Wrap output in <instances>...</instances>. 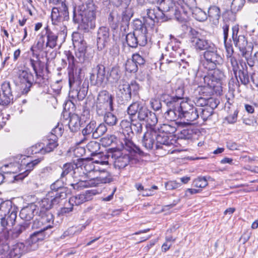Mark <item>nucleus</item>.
Returning a JSON list of instances; mask_svg holds the SVG:
<instances>
[{
  "label": "nucleus",
  "mask_w": 258,
  "mask_h": 258,
  "mask_svg": "<svg viewBox=\"0 0 258 258\" xmlns=\"http://www.w3.org/2000/svg\"><path fill=\"white\" fill-rule=\"evenodd\" d=\"M156 144L155 149L158 150L162 148V145L170 146L172 145L171 140L169 139L168 136L164 132L160 133L156 131V136L155 138Z\"/></svg>",
  "instance_id": "a19ab883"
},
{
  "label": "nucleus",
  "mask_w": 258,
  "mask_h": 258,
  "mask_svg": "<svg viewBox=\"0 0 258 258\" xmlns=\"http://www.w3.org/2000/svg\"><path fill=\"white\" fill-rule=\"evenodd\" d=\"M236 78L235 85L237 88L240 87V82L241 84L247 86L250 82L249 75L247 69L242 68V69H238L233 73Z\"/></svg>",
  "instance_id": "c9c22d12"
},
{
  "label": "nucleus",
  "mask_w": 258,
  "mask_h": 258,
  "mask_svg": "<svg viewBox=\"0 0 258 258\" xmlns=\"http://www.w3.org/2000/svg\"><path fill=\"white\" fill-rule=\"evenodd\" d=\"M132 0H115L114 6L117 8H122L124 10L121 13V26L127 27L130 24L131 19L134 15L132 8H128Z\"/></svg>",
  "instance_id": "a211bd4d"
},
{
  "label": "nucleus",
  "mask_w": 258,
  "mask_h": 258,
  "mask_svg": "<svg viewBox=\"0 0 258 258\" xmlns=\"http://www.w3.org/2000/svg\"><path fill=\"white\" fill-rule=\"evenodd\" d=\"M125 70L128 73L135 74L138 70L137 63H136L132 59L127 60L125 64Z\"/></svg>",
  "instance_id": "052dcab7"
},
{
  "label": "nucleus",
  "mask_w": 258,
  "mask_h": 258,
  "mask_svg": "<svg viewBox=\"0 0 258 258\" xmlns=\"http://www.w3.org/2000/svg\"><path fill=\"white\" fill-rule=\"evenodd\" d=\"M112 111H109L103 115V120L108 125L112 126L115 125L118 121L116 116L113 114Z\"/></svg>",
  "instance_id": "4d7b16f0"
},
{
  "label": "nucleus",
  "mask_w": 258,
  "mask_h": 258,
  "mask_svg": "<svg viewBox=\"0 0 258 258\" xmlns=\"http://www.w3.org/2000/svg\"><path fill=\"white\" fill-rule=\"evenodd\" d=\"M40 219L42 222L44 227L47 229V232H50L52 234L54 228V216L49 211H40Z\"/></svg>",
  "instance_id": "7c9ffc66"
},
{
  "label": "nucleus",
  "mask_w": 258,
  "mask_h": 258,
  "mask_svg": "<svg viewBox=\"0 0 258 258\" xmlns=\"http://www.w3.org/2000/svg\"><path fill=\"white\" fill-rule=\"evenodd\" d=\"M132 112L135 114L140 121H145L150 126H154L158 122L156 114L143 105L141 102L135 101L128 106Z\"/></svg>",
  "instance_id": "0eeeda50"
},
{
  "label": "nucleus",
  "mask_w": 258,
  "mask_h": 258,
  "mask_svg": "<svg viewBox=\"0 0 258 258\" xmlns=\"http://www.w3.org/2000/svg\"><path fill=\"white\" fill-rule=\"evenodd\" d=\"M108 24L113 31L112 37L114 40L116 41L118 38L117 36V32L119 25H120L121 30L122 29L124 31L126 30V28H128L129 25L126 27H122L121 26V15H119L116 11H111L108 17Z\"/></svg>",
  "instance_id": "5701e85b"
},
{
  "label": "nucleus",
  "mask_w": 258,
  "mask_h": 258,
  "mask_svg": "<svg viewBox=\"0 0 258 258\" xmlns=\"http://www.w3.org/2000/svg\"><path fill=\"white\" fill-rule=\"evenodd\" d=\"M76 181V183H72L70 184L74 189L79 190L82 187H91L89 183V180L83 181L81 179H78Z\"/></svg>",
  "instance_id": "e2e57ef3"
},
{
  "label": "nucleus",
  "mask_w": 258,
  "mask_h": 258,
  "mask_svg": "<svg viewBox=\"0 0 258 258\" xmlns=\"http://www.w3.org/2000/svg\"><path fill=\"white\" fill-rule=\"evenodd\" d=\"M55 205H56L54 204L51 198L48 196V194L46 195V197L43 198L39 203L40 211H49L48 210Z\"/></svg>",
  "instance_id": "8fccbe9b"
},
{
  "label": "nucleus",
  "mask_w": 258,
  "mask_h": 258,
  "mask_svg": "<svg viewBox=\"0 0 258 258\" xmlns=\"http://www.w3.org/2000/svg\"><path fill=\"white\" fill-rule=\"evenodd\" d=\"M44 146L40 149V153L45 154L54 151L58 146V138L55 136L48 135L43 143Z\"/></svg>",
  "instance_id": "c85d7f7f"
},
{
  "label": "nucleus",
  "mask_w": 258,
  "mask_h": 258,
  "mask_svg": "<svg viewBox=\"0 0 258 258\" xmlns=\"http://www.w3.org/2000/svg\"><path fill=\"white\" fill-rule=\"evenodd\" d=\"M112 181L111 174L106 170H103L99 172V175L96 177L89 180L91 186H97L100 183H110Z\"/></svg>",
  "instance_id": "2f4dec72"
},
{
  "label": "nucleus",
  "mask_w": 258,
  "mask_h": 258,
  "mask_svg": "<svg viewBox=\"0 0 258 258\" xmlns=\"http://www.w3.org/2000/svg\"><path fill=\"white\" fill-rule=\"evenodd\" d=\"M17 210L12 211V213L6 214L5 216L0 217L1 225L3 229H8L15 224L17 217Z\"/></svg>",
  "instance_id": "e433bc0d"
},
{
  "label": "nucleus",
  "mask_w": 258,
  "mask_h": 258,
  "mask_svg": "<svg viewBox=\"0 0 258 258\" xmlns=\"http://www.w3.org/2000/svg\"><path fill=\"white\" fill-rule=\"evenodd\" d=\"M62 171L60 175V178L63 180L64 178L69 173H71L74 178L78 177V173L80 168L76 166V163H67L62 167Z\"/></svg>",
  "instance_id": "58836bf2"
},
{
  "label": "nucleus",
  "mask_w": 258,
  "mask_h": 258,
  "mask_svg": "<svg viewBox=\"0 0 258 258\" xmlns=\"http://www.w3.org/2000/svg\"><path fill=\"white\" fill-rule=\"evenodd\" d=\"M210 76L204 77L205 82H207V85L203 87L201 92L204 96H211L221 90V85L225 76L224 72L218 69L215 68Z\"/></svg>",
  "instance_id": "20e7f679"
},
{
  "label": "nucleus",
  "mask_w": 258,
  "mask_h": 258,
  "mask_svg": "<svg viewBox=\"0 0 258 258\" xmlns=\"http://www.w3.org/2000/svg\"><path fill=\"white\" fill-rule=\"evenodd\" d=\"M156 131L152 128L147 130L145 133L142 139V145L147 150H151L154 148V145L156 142Z\"/></svg>",
  "instance_id": "c756f323"
},
{
  "label": "nucleus",
  "mask_w": 258,
  "mask_h": 258,
  "mask_svg": "<svg viewBox=\"0 0 258 258\" xmlns=\"http://www.w3.org/2000/svg\"><path fill=\"white\" fill-rule=\"evenodd\" d=\"M110 41L109 28L100 27L97 33V45L99 50H102L108 45Z\"/></svg>",
  "instance_id": "b1692460"
},
{
  "label": "nucleus",
  "mask_w": 258,
  "mask_h": 258,
  "mask_svg": "<svg viewBox=\"0 0 258 258\" xmlns=\"http://www.w3.org/2000/svg\"><path fill=\"white\" fill-rule=\"evenodd\" d=\"M82 127L81 133L83 138L80 140V143H84L91 138L98 139L104 135L107 131V127L104 123L97 124V122L93 119L89 121L86 120V123L83 124Z\"/></svg>",
  "instance_id": "6e6552de"
},
{
  "label": "nucleus",
  "mask_w": 258,
  "mask_h": 258,
  "mask_svg": "<svg viewBox=\"0 0 258 258\" xmlns=\"http://www.w3.org/2000/svg\"><path fill=\"white\" fill-rule=\"evenodd\" d=\"M179 109L181 119L184 118L188 122L196 120L199 117L197 108L188 102L182 101Z\"/></svg>",
  "instance_id": "aec40b11"
},
{
  "label": "nucleus",
  "mask_w": 258,
  "mask_h": 258,
  "mask_svg": "<svg viewBox=\"0 0 258 258\" xmlns=\"http://www.w3.org/2000/svg\"><path fill=\"white\" fill-rule=\"evenodd\" d=\"M188 35L192 45L203 36L198 31L191 27H189Z\"/></svg>",
  "instance_id": "bf43d9fd"
},
{
  "label": "nucleus",
  "mask_w": 258,
  "mask_h": 258,
  "mask_svg": "<svg viewBox=\"0 0 258 258\" xmlns=\"http://www.w3.org/2000/svg\"><path fill=\"white\" fill-rule=\"evenodd\" d=\"M121 77L119 67L117 66H113L107 72L106 78V83L108 82L114 84L119 81Z\"/></svg>",
  "instance_id": "ea45409f"
},
{
  "label": "nucleus",
  "mask_w": 258,
  "mask_h": 258,
  "mask_svg": "<svg viewBox=\"0 0 258 258\" xmlns=\"http://www.w3.org/2000/svg\"><path fill=\"white\" fill-rule=\"evenodd\" d=\"M180 109H167L164 113V117L166 119L170 121H174L181 119Z\"/></svg>",
  "instance_id": "de8ad7c7"
},
{
  "label": "nucleus",
  "mask_w": 258,
  "mask_h": 258,
  "mask_svg": "<svg viewBox=\"0 0 258 258\" xmlns=\"http://www.w3.org/2000/svg\"><path fill=\"white\" fill-rule=\"evenodd\" d=\"M106 67L105 62L101 61L92 69L90 76L91 85L102 86L106 84Z\"/></svg>",
  "instance_id": "4468645a"
},
{
  "label": "nucleus",
  "mask_w": 258,
  "mask_h": 258,
  "mask_svg": "<svg viewBox=\"0 0 258 258\" xmlns=\"http://www.w3.org/2000/svg\"><path fill=\"white\" fill-rule=\"evenodd\" d=\"M204 59L201 61L202 66L207 70H212L222 64V58L219 53L217 48L215 45L210 49L204 51L203 53Z\"/></svg>",
  "instance_id": "9b49d317"
},
{
  "label": "nucleus",
  "mask_w": 258,
  "mask_h": 258,
  "mask_svg": "<svg viewBox=\"0 0 258 258\" xmlns=\"http://www.w3.org/2000/svg\"><path fill=\"white\" fill-rule=\"evenodd\" d=\"M31 222H23L17 225L12 230L11 235L13 238L18 237L23 232L28 229Z\"/></svg>",
  "instance_id": "49530a36"
},
{
  "label": "nucleus",
  "mask_w": 258,
  "mask_h": 258,
  "mask_svg": "<svg viewBox=\"0 0 258 258\" xmlns=\"http://www.w3.org/2000/svg\"><path fill=\"white\" fill-rule=\"evenodd\" d=\"M113 96L107 90H102L98 94L95 110L99 116H103L109 111L114 110Z\"/></svg>",
  "instance_id": "1a4fd4ad"
},
{
  "label": "nucleus",
  "mask_w": 258,
  "mask_h": 258,
  "mask_svg": "<svg viewBox=\"0 0 258 258\" xmlns=\"http://www.w3.org/2000/svg\"><path fill=\"white\" fill-rule=\"evenodd\" d=\"M138 41H137V37L135 31L134 30L133 32H130L125 35V42L123 43L124 45L126 43L129 47L132 48H136L138 47Z\"/></svg>",
  "instance_id": "3c124183"
},
{
  "label": "nucleus",
  "mask_w": 258,
  "mask_h": 258,
  "mask_svg": "<svg viewBox=\"0 0 258 258\" xmlns=\"http://www.w3.org/2000/svg\"><path fill=\"white\" fill-rule=\"evenodd\" d=\"M229 28V25L227 24H225L222 27L224 35V43L227 60L231 64L233 73H235V71L239 69V66L236 57L233 55L234 49L233 44L231 43L230 39H228Z\"/></svg>",
  "instance_id": "2eb2a0df"
},
{
  "label": "nucleus",
  "mask_w": 258,
  "mask_h": 258,
  "mask_svg": "<svg viewBox=\"0 0 258 258\" xmlns=\"http://www.w3.org/2000/svg\"><path fill=\"white\" fill-rule=\"evenodd\" d=\"M50 232L43 231H35L32 233L29 238L26 240V243L29 246V247L32 248L33 245L34 248L37 247L34 245L39 242H42L45 239L48 238L51 235Z\"/></svg>",
  "instance_id": "a878e982"
},
{
  "label": "nucleus",
  "mask_w": 258,
  "mask_h": 258,
  "mask_svg": "<svg viewBox=\"0 0 258 258\" xmlns=\"http://www.w3.org/2000/svg\"><path fill=\"white\" fill-rule=\"evenodd\" d=\"M141 89L140 84L135 80L128 82L125 79L119 80L117 86L116 97L119 104H126L132 99L139 95Z\"/></svg>",
  "instance_id": "7ed1b4c3"
},
{
  "label": "nucleus",
  "mask_w": 258,
  "mask_h": 258,
  "mask_svg": "<svg viewBox=\"0 0 258 258\" xmlns=\"http://www.w3.org/2000/svg\"><path fill=\"white\" fill-rule=\"evenodd\" d=\"M133 29L135 30L138 45L141 46H145L148 42L147 34L148 33V27L142 24V21L137 19L134 20L133 24Z\"/></svg>",
  "instance_id": "412c9836"
},
{
  "label": "nucleus",
  "mask_w": 258,
  "mask_h": 258,
  "mask_svg": "<svg viewBox=\"0 0 258 258\" xmlns=\"http://www.w3.org/2000/svg\"><path fill=\"white\" fill-rule=\"evenodd\" d=\"M74 44L76 48L75 63L87 64L89 63L93 56L92 53L89 52V49L85 41L84 40H81L80 41L76 40Z\"/></svg>",
  "instance_id": "ddd939ff"
},
{
  "label": "nucleus",
  "mask_w": 258,
  "mask_h": 258,
  "mask_svg": "<svg viewBox=\"0 0 258 258\" xmlns=\"http://www.w3.org/2000/svg\"><path fill=\"white\" fill-rule=\"evenodd\" d=\"M239 26L234 25L232 28V41L235 46L237 47L244 56L247 51L248 41L244 35L239 34Z\"/></svg>",
  "instance_id": "6ab92c4d"
},
{
  "label": "nucleus",
  "mask_w": 258,
  "mask_h": 258,
  "mask_svg": "<svg viewBox=\"0 0 258 258\" xmlns=\"http://www.w3.org/2000/svg\"><path fill=\"white\" fill-rule=\"evenodd\" d=\"M237 12H235L231 8L230 10H225L222 13L223 19L227 21H234L235 20V14Z\"/></svg>",
  "instance_id": "338daca9"
},
{
  "label": "nucleus",
  "mask_w": 258,
  "mask_h": 258,
  "mask_svg": "<svg viewBox=\"0 0 258 258\" xmlns=\"http://www.w3.org/2000/svg\"><path fill=\"white\" fill-rule=\"evenodd\" d=\"M31 228L33 230H36V231H47L45 227H44V226L40 218L36 219L33 221L31 225Z\"/></svg>",
  "instance_id": "0e129e2a"
},
{
  "label": "nucleus",
  "mask_w": 258,
  "mask_h": 258,
  "mask_svg": "<svg viewBox=\"0 0 258 258\" xmlns=\"http://www.w3.org/2000/svg\"><path fill=\"white\" fill-rule=\"evenodd\" d=\"M36 76V79L34 80L35 85H37L39 87H45L47 84V80L45 79L43 76V73H40L38 74V76Z\"/></svg>",
  "instance_id": "774afa93"
},
{
  "label": "nucleus",
  "mask_w": 258,
  "mask_h": 258,
  "mask_svg": "<svg viewBox=\"0 0 258 258\" xmlns=\"http://www.w3.org/2000/svg\"><path fill=\"white\" fill-rule=\"evenodd\" d=\"M167 13L163 11L159 7L146 10V15L143 17L142 24L144 26L153 28L156 23L164 22L168 20V17L164 14Z\"/></svg>",
  "instance_id": "9d476101"
},
{
  "label": "nucleus",
  "mask_w": 258,
  "mask_h": 258,
  "mask_svg": "<svg viewBox=\"0 0 258 258\" xmlns=\"http://www.w3.org/2000/svg\"><path fill=\"white\" fill-rule=\"evenodd\" d=\"M52 24L59 28L63 24L64 22H68L70 20L68 7L65 2L57 7L52 8L51 13Z\"/></svg>",
  "instance_id": "f8f14e48"
},
{
  "label": "nucleus",
  "mask_w": 258,
  "mask_h": 258,
  "mask_svg": "<svg viewBox=\"0 0 258 258\" xmlns=\"http://www.w3.org/2000/svg\"><path fill=\"white\" fill-rule=\"evenodd\" d=\"M192 8V15L196 20L200 22H204L207 19L208 15L205 11L199 7Z\"/></svg>",
  "instance_id": "09e8293b"
},
{
  "label": "nucleus",
  "mask_w": 258,
  "mask_h": 258,
  "mask_svg": "<svg viewBox=\"0 0 258 258\" xmlns=\"http://www.w3.org/2000/svg\"><path fill=\"white\" fill-rule=\"evenodd\" d=\"M207 15L213 20L218 21L221 16L220 9L217 6H211L208 9Z\"/></svg>",
  "instance_id": "6e6d98bb"
},
{
  "label": "nucleus",
  "mask_w": 258,
  "mask_h": 258,
  "mask_svg": "<svg viewBox=\"0 0 258 258\" xmlns=\"http://www.w3.org/2000/svg\"><path fill=\"white\" fill-rule=\"evenodd\" d=\"M91 161V158H79L76 163V166L80 168L78 173V177L83 176V175H87L94 171L95 166L93 162H88V160Z\"/></svg>",
  "instance_id": "bb28decb"
},
{
  "label": "nucleus",
  "mask_w": 258,
  "mask_h": 258,
  "mask_svg": "<svg viewBox=\"0 0 258 258\" xmlns=\"http://www.w3.org/2000/svg\"><path fill=\"white\" fill-rule=\"evenodd\" d=\"M97 7L93 1H88L86 3L73 9V21L75 24L81 22L79 28L84 32H88L95 27Z\"/></svg>",
  "instance_id": "f03ea898"
},
{
  "label": "nucleus",
  "mask_w": 258,
  "mask_h": 258,
  "mask_svg": "<svg viewBox=\"0 0 258 258\" xmlns=\"http://www.w3.org/2000/svg\"><path fill=\"white\" fill-rule=\"evenodd\" d=\"M18 79L20 84L21 94L27 95L34 86V77L32 73L28 70H20L18 73Z\"/></svg>",
  "instance_id": "dca6fc26"
},
{
  "label": "nucleus",
  "mask_w": 258,
  "mask_h": 258,
  "mask_svg": "<svg viewBox=\"0 0 258 258\" xmlns=\"http://www.w3.org/2000/svg\"><path fill=\"white\" fill-rule=\"evenodd\" d=\"M45 32H42L44 39H46L45 47L53 49L57 45V42H63L67 35V28L66 25L60 26L59 28L54 26L50 29L48 26L44 28Z\"/></svg>",
  "instance_id": "423d86ee"
},
{
  "label": "nucleus",
  "mask_w": 258,
  "mask_h": 258,
  "mask_svg": "<svg viewBox=\"0 0 258 258\" xmlns=\"http://www.w3.org/2000/svg\"><path fill=\"white\" fill-rule=\"evenodd\" d=\"M37 206L34 204H30L28 206L23 208L20 212V217L23 220L24 222H31L30 221L33 219L35 213L37 214L36 211Z\"/></svg>",
  "instance_id": "473e14b6"
},
{
  "label": "nucleus",
  "mask_w": 258,
  "mask_h": 258,
  "mask_svg": "<svg viewBox=\"0 0 258 258\" xmlns=\"http://www.w3.org/2000/svg\"><path fill=\"white\" fill-rule=\"evenodd\" d=\"M77 89V93L78 94V100H83L87 94L88 90V83L84 81L83 84L79 85Z\"/></svg>",
  "instance_id": "13d9d810"
},
{
  "label": "nucleus",
  "mask_w": 258,
  "mask_h": 258,
  "mask_svg": "<svg viewBox=\"0 0 258 258\" xmlns=\"http://www.w3.org/2000/svg\"><path fill=\"white\" fill-rule=\"evenodd\" d=\"M91 156H95L100 154V144L96 141H91L86 146Z\"/></svg>",
  "instance_id": "5fc2aeb1"
},
{
  "label": "nucleus",
  "mask_w": 258,
  "mask_h": 258,
  "mask_svg": "<svg viewBox=\"0 0 258 258\" xmlns=\"http://www.w3.org/2000/svg\"><path fill=\"white\" fill-rule=\"evenodd\" d=\"M43 159L44 157H41L28 162L26 165V171L24 172L23 175H19V178L21 179L24 178L33 169L35 166L37 165L39 163L43 160Z\"/></svg>",
  "instance_id": "603ef678"
},
{
  "label": "nucleus",
  "mask_w": 258,
  "mask_h": 258,
  "mask_svg": "<svg viewBox=\"0 0 258 258\" xmlns=\"http://www.w3.org/2000/svg\"><path fill=\"white\" fill-rule=\"evenodd\" d=\"M0 258H11L8 243L0 244Z\"/></svg>",
  "instance_id": "69168bd1"
},
{
  "label": "nucleus",
  "mask_w": 258,
  "mask_h": 258,
  "mask_svg": "<svg viewBox=\"0 0 258 258\" xmlns=\"http://www.w3.org/2000/svg\"><path fill=\"white\" fill-rule=\"evenodd\" d=\"M124 142V150L128 153L118 152L113 154L115 158L114 166L115 168L123 169L127 165L137 164L140 162L139 157H146L149 155L130 139L125 138Z\"/></svg>",
  "instance_id": "f257e3e1"
},
{
  "label": "nucleus",
  "mask_w": 258,
  "mask_h": 258,
  "mask_svg": "<svg viewBox=\"0 0 258 258\" xmlns=\"http://www.w3.org/2000/svg\"><path fill=\"white\" fill-rule=\"evenodd\" d=\"M14 94L11 83L5 81L0 85V105L7 106L13 102Z\"/></svg>",
  "instance_id": "4be33fe9"
},
{
  "label": "nucleus",
  "mask_w": 258,
  "mask_h": 258,
  "mask_svg": "<svg viewBox=\"0 0 258 258\" xmlns=\"http://www.w3.org/2000/svg\"><path fill=\"white\" fill-rule=\"evenodd\" d=\"M88 201L87 192L81 194L71 197L69 201L70 205L78 206Z\"/></svg>",
  "instance_id": "864d4df0"
},
{
  "label": "nucleus",
  "mask_w": 258,
  "mask_h": 258,
  "mask_svg": "<svg viewBox=\"0 0 258 258\" xmlns=\"http://www.w3.org/2000/svg\"><path fill=\"white\" fill-rule=\"evenodd\" d=\"M33 248L29 247L26 242H18L9 247V252L11 258H20L23 254L33 250Z\"/></svg>",
  "instance_id": "393cba45"
},
{
  "label": "nucleus",
  "mask_w": 258,
  "mask_h": 258,
  "mask_svg": "<svg viewBox=\"0 0 258 258\" xmlns=\"http://www.w3.org/2000/svg\"><path fill=\"white\" fill-rule=\"evenodd\" d=\"M67 188H61L57 190H50L48 192V196L50 197L54 204L57 205L62 200L67 198Z\"/></svg>",
  "instance_id": "37998d69"
},
{
  "label": "nucleus",
  "mask_w": 258,
  "mask_h": 258,
  "mask_svg": "<svg viewBox=\"0 0 258 258\" xmlns=\"http://www.w3.org/2000/svg\"><path fill=\"white\" fill-rule=\"evenodd\" d=\"M179 124L185 128L182 129L178 135V138L184 140H190L197 134V130L191 126H188L191 124V123L180 122Z\"/></svg>",
  "instance_id": "72a5a7b5"
},
{
  "label": "nucleus",
  "mask_w": 258,
  "mask_h": 258,
  "mask_svg": "<svg viewBox=\"0 0 258 258\" xmlns=\"http://www.w3.org/2000/svg\"><path fill=\"white\" fill-rule=\"evenodd\" d=\"M161 100L167 107V109H178L182 101H179L176 98L168 94H163L161 96Z\"/></svg>",
  "instance_id": "4c0bfd02"
},
{
  "label": "nucleus",
  "mask_w": 258,
  "mask_h": 258,
  "mask_svg": "<svg viewBox=\"0 0 258 258\" xmlns=\"http://www.w3.org/2000/svg\"><path fill=\"white\" fill-rule=\"evenodd\" d=\"M69 127L72 133H77L83 127V124L86 123L85 116H79L76 114H69Z\"/></svg>",
  "instance_id": "cd10ccee"
},
{
  "label": "nucleus",
  "mask_w": 258,
  "mask_h": 258,
  "mask_svg": "<svg viewBox=\"0 0 258 258\" xmlns=\"http://www.w3.org/2000/svg\"><path fill=\"white\" fill-rule=\"evenodd\" d=\"M12 211H17V208L13 206V203L10 200L3 201L0 204V217L6 214L12 213Z\"/></svg>",
  "instance_id": "a18cd8bd"
},
{
  "label": "nucleus",
  "mask_w": 258,
  "mask_h": 258,
  "mask_svg": "<svg viewBox=\"0 0 258 258\" xmlns=\"http://www.w3.org/2000/svg\"><path fill=\"white\" fill-rule=\"evenodd\" d=\"M31 51L33 52V55H36V60L32 58L30 59V66L32 68L35 76H38L40 73H43L44 69V62H42L39 58V55H35L34 53V49L33 47L30 49Z\"/></svg>",
  "instance_id": "79ce46f5"
},
{
  "label": "nucleus",
  "mask_w": 258,
  "mask_h": 258,
  "mask_svg": "<svg viewBox=\"0 0 258 258\" xmlns=\"http://www.w3.org/2000/svg\"><path fill=\"white\" fill-rule=\"evenodd\" d=\"M66 59L68 62V77L70 87H77L83 84L82 81L84 76L82 73V68L75 63L76 59L70 51L64 52Z\"/></svg>",
  "instance_id": "39448f33"
},
{
  "label": "nucleus",
  "mask_w": 258,
  "mask_h": 258,
  "mask_svg": "<svg viewBox=\"0 0 258 258\" xmlns=\"http://www.w3.org/2000/svg\"><path fill=\"white\" fill-rule=\"evenodd\" d=\"M132 112L130 111V108L128 107L127 108V113L129 115V118L130 120V130H131V134L133 135L140 134L142 132L143 125L140 122V121L138 119L137 116L134 113L133 115L131 114Z\"/></svg>",
  "instance_id": "f704fd0d"
},
{
  "label": "nucleus",
  "mask_w": 258,
  "mask_h": 258,
  "mask_svg": "<svg viewBox=\"0 0 258 258\" xmlns=\"http://www.w3.org/2000/svg\"><path fill=\"white\" fill-rule=\"evenodd\" d=\"M214 45L215 44L211 41L206 39L204 36L192 45L196 50L205 51L210 49V48H212Z\"/></svg>",
  "instance_id": "c03bdc74"
},
{
  "label": "nucleus",
  "mask_w": 258,
  "mask_h": 258,
  "mask_svg": "<svg viewBox=\"0 0 258 258\" xmlns=\"http://www.w3.org/2000/svg\"><path fill=\"white\" fill-rule=\"evenodd\" d=\"M173 4L174 6L172 7L173 8H171L170 10L167 11L170 16H174L175 19L180 23H184L187 21L188 15L190 13H192V9L193 8H189L186 6L185 8L183 6H180L176 2H173Z\"/></svg>",
  "instance_id": "f3484780"
},
{
  "label": "nucleus",
  "mask_w": 258,
  "mask_h": 258,
  "mask_svg": "<svg viewBox=\"0 0 258 258\" xmlns=\"http://www.w3.org/2000/svg\"><path fill=\"white\" fill-rule=\"evenodd\" d=\"M200 110L201 112L199 116H201L204 121L209 119L214 113V110L212 109L206 107L201 108Z\"/></svg>",
  "instance_id": "680f3d73"
}]
</instances>
